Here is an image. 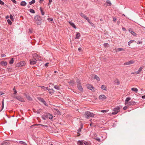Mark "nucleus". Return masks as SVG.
<instances>
[{"label":"nucleus","mask_w":145,"mask_h":145,"mask_svg":"<svg viewBox=\"0 0 145 145\" xmlns=\"http://www.w3.org/2000/svg\"><path fill=\"white\" fill-rule=\"evenodd\" d=\"M84 115L86 118L87 119H88L89 117H93L95 115L93 113L89 111L85 112L84 113Z\"/></svg>","instance_id":"nucleus-1"},{"label":"nucleus","mask_w":145,"mask_h":145,"mask_svg":"<svg viewBox=\"0 0 145 145\" xmlns=\"http://www.w3.org/2000/svg\"><path fill=\"white\" fill-rule=\"evenodd\" d=\"M121 107L120 106H118L117 107L114 108L113 109L114 112L112 113L113 115H115L116 114L120 111V109Z\"/></svg>","instance_id":"nucleus-2"},{"label":"nucleus","mask_w":145,"mask_h":145,"mask_svg":"<svg viewBox=\"0 0 145 145\" xmlns=\"http://www.w3.org/2000/svg\"><path fill=\"white\" fill-rule=\"evenodd\" d=\"M83 142L85 145H90V143L89 142L86 141L83 142V140H78L77 142V144L78 145H84L83 144Z\"/></svg>","instance_id":"nucleus-3"},{"label":"nucleus","mask_w":145,"mask_h":145,"mask_svg":"<svg viewBox=\"0 0 145 145\" xmlns=\"http://www.w3.org/2000/svg\"><path fill=\"white\" fill-rule=\"evenodd\" d=\"M77 87L81 91H82L83 90V89L82 86L81 85V84L79 81L78 80L77 81Z\"/></svg>","instance_id":"nucleus-4"},{"label":"nucleus","mask_w":145,"mask_h":145,"mask_svg":"<svg viewBox=\"0 0 145 145\" xmlns=\"http://www.w3.org/2000/svg\"><path fill=\"white\" fill-rule=\"evenodd\" d=\"M25 61H22L18 63L16 65V67H20L21 66H24L25 65Z\"/></svg>","instance_id":"nucleus-5"},{"label":"nucleus","mask_w":145,"mask_h":145,"mask_svg":"<svg viewBox=\"0 0 145 145\" xmlns=\"http://www.w3.org/2000/svg\"><path fill=\"white\" fill-rule=\"evenodd\" d=\"M80 15L82 17L84 18L89 23H90V20L83 13L81 12L80 14Z\"/></svg>","instance_id":"nucleus-6"},{"label":"nucleus","mask_w":145,"mask_h":145,"mask_svg":"<svg viewBox=\"0 0 145 145\" xmlns=\"http://www.w3.org/2000/svg\"><path fill=\"white\" fill-rule=\"evenodd\" d=\"M33 57H34V58H36L35 59H36L37 60H41V57H40L37 54H33Z\"/></svg>","instance_id":"nucleus-7"},{"label":"nucleus","mask_w":145,"mask_h":145,"mask_svg":"<svg viewBox=\"0 0 145 145\" xmlns=\"http://www.w3.org/2000/svg\"><path fill=\"white\" fill-rule=\"evenodd\" d=\"M37 60L35 58L31 59L30 60V63L31 65H34L36 63V61Z\"/></svg>","instance_id":"nucleus-8"},{"label":"nucleus","mask_w":145,"mask_h":145,"mask_svg":"<svg viewBox=\"0 0 145 145\" xmlns=\"http://www.w3.org/2000/svg\"><path fill=\"white\" fill-rule=\"evenodd\" d=\"M99 98L100 100L103 101L106 99V97L104 95H101L99 96Z\"/></svg>","instance_id":"nucleus-9"},{"label":"nucleus","mask_w":145,"mask_h":145,"mask_svg":"<svg viewBox=\"0 0 145 145\" xmlns=\"http://www.w3.org/2000/svg\"><path fill=\"white\" fill-rule=\"evenodd\" d=\"M38 99L39 101L45 105L47 106L46 102L43 99L41 98H38Z\"/></svg>","instance_id":"nucleus-10"},{"label":"nucleus","mask_w":145,"mask_h":145,"mask_svg":"<svg viewBox=\"0 0 145 145\" xmlns=\"http://www.w3.org/2000/svg\"><path fill=\"white\" fill-rule=\"evenodd\" d=\"M45 117L47 118H48L50 120L52 119L53 116L50 114L48 113L45 114Z\"/></svg>","instance_id":"nucleus-11"},{"label":"nucleus","mask_w":145,"mask_h":145,"mask_svg":"<svg viewBox=\"0 0 145 145\" xmlns=\"http://www.w3.org/2000/svg\"><path fill=\"white\" fill-rule=\"evenodd\" d=\"M16 98L18 100L21 101V102H24L25 101L24 99L22 97L19 96L18 97H16Z\"/></svg>","instance_id":"nucleus-12"},{"label":"nucleus","mask_w":145,"mask_h":145,"mask_svg":"<svg viewBox=\"0 0 145 145\" xmlns=\"http://www.w3.org/2000/svg\"><path fill=\"white\" fill-rule=\"evenodd\" d=\"M134 63V61L133 60L130 61H129L126 62L124 63V65H131Z\"/></svg>","instance_id":"nucleus-13"},{"label":"nucleus","mask_w":145,"mask_h":145,"mask_svg":"<svg viewBox=\"0 0 145 145\" xmlns=\"http://www.w3.org/2000/svg\"><path fill=\"white\" fill-rule=\"evenodd\" d=\"M87 87L88 89L91 90H93L94 89V88L93 86L91 85L88 84L87 85Z\"/></svg>","instance_id":"nucleus-14"},{"label":"nucleus","mask_w":145,"mask_h":145,"mask_svg":"<svg viewBox=\"0 0 145 145\" xmlns=\"http://www.w3.org/2000/svg\"><path fill=\"white\" fill-rule=\"evenodd\" d=\"M34 19L35 21L40 20H41L40 17L39 16H36L34 18Z\"/></svg>","instance_id":"nucleus-15"},{"label":"nucleus","mask_w":145,"mask_h":145,"mask_svg":"<svg viewBox=\"0 0 145 145\" xmlns=\"http://www.w3.org/2000/svg\"><path fill=\"white\" fill-rule=\"evenodd\" d=\"M129 31L131 33V34L134 36H136V34L134 32L132 31V29H129Z\"/></svg>","instance_id":"nucleus-16"},{"label":"nucleus","mask_w":145,"mask_h":145,"mask_svg":"<svg viewBox=\"0 0 145 145\" xmlns=\"http://www.w3.org/2000/svg\"><path fill=\"white\" fill-rule=\"evenodd\" d=\"M69 24H70V25L73 27L74 29H76V27L74 25V23L73 22H71V21L69 22Z\"/></svg>","instance_id":"nucleus-17"},{"label":"nucleus","mask_w":145,"mask_h":145,"mask_svg":"<svg viewBox=\"0 0 145 145\" xmlns=\"http://www.w3.org/2000/svg\"><path fill=\"white\" fill-rule=\"evenodd\" d=\"M10 143L8 142H4L0 144V145H9Z\"/></svg>","instance_id":"nucleus-18"},{"label":"nucleus","mask_w":145,"mask_h":145,"mask_svg":"<svg viewBox=\"0 0 145 145\" xmlns=\"http://www.w3.org/2000/svg\"><path fill=\"white\" fill-rule=\"evenodd\" d=\"M131 98L130 97H127L126 98L125 100V104L127 105L128 104V102L131 100Z\"/></svg>","instance_id":"nucleus-19"},{"label":"nucleus","mask_w":145,"mask_h":145,"mask_svg":"<svg viewBox=\"0 0 145 145\" xmlns=\"http://www.w3.org/2000/svg\"><path fill=\"white\" fill-rule=\"evenodd\" d=\"M129 105H135L136 102L135 101H131L129 103Z\"/></svg>","instance_id":"nucleus-20"},{"label":"nucleus","mask_w":145,"mask_h":145,"mask_svg":"<svg viewBox=\"0 0 145 145\" xmlns=\"http://www.w3.org/2000/svg\"><path fill=\"white\" fill-rule=\"evenodd\" d=\"M1 64L2 65L6 66L7 65V63L6 61H3L1 62Z\"/></svg>","instance_id":"nucleus-21"},{"label":"nucleus","mask_w":145,"mask_h":145,"mask_svg":"<svg viewBox=\"0 0 145 145\" xmlns=\"http://www.w3.org/2000/svg\"><path fill=\"white\" fill-rule=\"evenodd\" d=\"M80 36V34L79 33H78L76 34L75 39H79Z\"/></svg>","instance_id":"nucleus-22"},{"label":"nucleus","mask_w":145,"mask_h":145,"mask_svg":"<svg viewBox=\"0 0 145 145\" xmlns=\"http://www.w3.org/2000/svg\"><path fill=\"white\" fill-rule=\"evenodd\" d=\"M143 67H140L139 69L138 70V71L137 72V74H139L141 72V71H142V69H143Z\"/></svg>","instance_id":"nucleus-23"},{"label":"nucleus","mask_w":145,"mask_h":145,"mask_svg":"<svg viewBox=\"0 0 145 145\" xmlns=\"http://www.w3.org/2000/svg\"><path fill=\"white\" fill-rule=\"evenodd\" d=\"M20 5L22 6H25L26 5V3L25 1H22L21 2Z\"/></svg>","instance_id":"nucleus-24"},{"label":"nucleus","mask_w":145,"mask_h":145,"mask_svg":"<svg viewBox=\"0 0 145 145\" xmlns=\"http://www.w3.org/2000/svg\"><path fill=\"white\" fill-rule=\"evenodd\" d=\"M125 50L123 48H117L116 51L119 52L121 51H124Z\"/></svg>","instance_id":"nucleus-25"},{"label":"nucleus","mask_w":145,"mask_h":145,"mask_svg":"<svg viewBox=\"0 0 145 145\" xmlns=\"http://www.w3.org/2000/svg\"><path fill=\"white\" fill-rule=\"evenodd\" d=\"M131 90L133 91L137 92L138 91V89L137 88H131Z\"/></svg>","instance_id":"nucleus-26"},{"label":"nucleus","mask_w":145,"mask_h":145,"mask_svg":"<svg viewBox=\"0 0 145 145\" xmlns=\"http://www.w3.org/2000/svg\"><path fill=\"white\" fill-rule=\"evenodd\" d=\"M26 97L27 99L29 101H31L32 100V98L31 97H30L29 96L26 95Z\"/></svg>","instance_id":"nucleus-27"},{"label":"nucleus","mask_w":145,"mask_h":145,"mask_svg":"<svg viewBox=\"0 0 145 145\" xmlns=\"http://www.w3.org/2000/svg\"><path fill=\"white\" fill-rule=\"evenodd\" d=\"M94 78L96 79L97 81H99L100 80V79L99 76L96 75L95 76Z\"/></svg>","instance_id":"nucleus-28"},{"label":"nucleus","mask_w":145,"mask_h":145,"mask_svg":"<svg viewBox=\"0 0 145 145\" xmlns=\"http://www.w3.org/2000/svg\"><path fill=\"white\" fill-rule=\"evenodd\" d=\"M41 111H42V109H40L36 111H34V112H36V113H37V114H39L40 113V112H41Z\"/></svg>","instance_id":"nucleus-29"},{"label":"nucleus","mask_w":145,"mask_h":145,"mask_svg":"<svg viewBox=\"0 0 145 145\" xmlns=\"http://www.w3.org/2000/svg\"><path fill=\"white\" fill-rule=\"evenodd\" d=\"M41 20H39L38 21H35V22L36 24L38 25H40L41 23Z\"/></svg>","instance_id":"nucleus-30"},{"label":"nucleus","mask_w":145,"mask_h":145,"mask_svg":"<svg viewBox=\"0 0 145 145\" xmlns=\"http://www.w3.org/2000/svg\"><path fill=\"white\" fill-rule=\"evenodd\" d=\"M106 3H107L108 6H110L112 5L110 1L109 0H107L106 1Z\"/></svg>","instance_id":"nucleus-31"},{"label":"nucleus","mask_w":145,"mask_h":145,"mask_svg":"<svg viewBox=\"0 0 145 145\" xmlns=\"http://www.w3.org/2000/svg\"><path fill=\"white\" fill-rule=\"evenodd\" d=\"M101 89L104 90H106V87L105 86L102 85L101 86Z\"/></svg>","instance_id":"nucleus-32"},{"label":"nucleus","mask_w":145,"mask_h":145,"mask_svg":"<svg viewBox=\"0 0 145 145\" xmlns=\"http://www.w3.org/2000/svg\"><path fill=\"white\" fill-rule=\"evenodd\" d=\"M19 142L21 144L24 145H27L25 142H23V141H19Z\"/></svg>","instance_id":"nucleus-33"},{"label":"nucleus","mask_w":145,"mask_h":145,"mask_svg":"<svg viewBox=\"0 0 145 145\" xmlns=\"http://www.w3.org/2000/svg\"><path fill=\"white\" fill-rule=\"evenodd\" d=\"M74 83V82L72 81H71L69 82V84L70 85L73 86Z\"/></svg>","instance_id":"nucleus-34"},{"label":"nucleus","mask_w":145,"mask_h":145,"mask_svg":"<svg viewBox=\"0 0 145 145\" xmlns=\"http://www.w3.org/2000/svg\"><path fill=\"white\" fill-rule=\"evenodd\" d=\"M115 83H116L117 85H119L120 84V82L118 80L116 79L114 81Z\"/></svg>","instance_id":"nucleus-35"},{"label":"nucleus","mask_w":145,"mask_h":145,"mask_svg":"<svg viewBox=\"0 0 145 145\" xmlns=\"http://www.w3.org/2000/svg\"><path fill=\"white\" fill-rule=\"evenodd\" d=\"M35 0H32V1L29 2V4L30 5H31L32 4H34L35 3Z\"/></svg>","instance_id":"nucleus-36"},{"label":"nucleus","mask_w":145,"mask_h":145,"mask_svg":"<svg viewBox=\"0 0 145 145\" xmlns=\"http://www.w3.org/2000/svg\"><path fill=\"white\" fill-rule=\"evenodd\" d=\"M48 90L50 91L49 93L50 94H51L52 93H53L54 92V91L52 89H49Z\"/></svg>","instance_id":"nucleus-37"},{"label":"nucleus","mask_w":145,"mask_h":145,"mask_svg":"<svg viewBox=\"0 0 145 145\" xmlns=\"http://www.w3.org/2000/svg\"><path fill=\"white\" fill-rule=\"evenodd\" d=\"M14 62L13 59L12 58L11 59L10 61L9 62V63L10 64H13Z\"/></svg>","instance_id":"nucleus-38"},{"label":"nucleus","mask_w":145,"mask_h":145,"mask_svg":"<svg viewBox=\"0 0 145 145\" xmlns=\"http://www.w3.org/2000/svg\"><path fill=\"white\" fill-rule=\"evenodd\" d=\"M29 11L31 13H35V11L33 9H30L29 10Z\"/></svg>","instance_id":"nucleus-39"},{"label":"nucleus","mask_w":145,"mask_h":145,"mask_svg":"<svg viewBox=\"0 0 145 145\" xmlns=\"http://www.w3.org/2000/svg\"><path fill=\"white\" fill-rule=\"evenodd\" d=\"M54 88L57 89H59V86L57 85H55L54 86Z\"/></svg>","instance_id":"nucleus-40"},{"label":"nucleus","mask_w":145,"mask_h":145,"mask_svg":"<svg viewBox=\"0 0 145 145\" xmlns=\"http://www.w3.org/2000/svg\"><path fill=\"white\" fill-rule=\"evenodd\" d=\"M8 23L10 25H11L12 24V22L11 20L9 19H8L7 20Z\"/></svg>","instance_id":"nucleus-41"},{"label":"nucleus","mask_w":145,"mask_h":145,"mask_svg":"<svg viewBox=\"0 0 145 145\" xmlns=\"http://www.w3.org/2000/svg\"><path fill=\"white\" fill-rule=\"evenodd\" d=\"M10 19L12 20L13 21L14 20V18L12 15L11 14H10Z\"/></svg>","instance_id":"nucleus-42"},{"label":"nucleus","mask_w":145,"mask_h":145,"mask_svg":"<svg viewBox=\"0 0 145 145\" xmlns=\"http://www.w3.org/2000/svg\"><path fill=\"white\" fill-rule=\"evenodd\" d=\"M42 118L43 120H46V117H45V115H43L42 116Z\"/></svg>","instance_id":"nucleus-43"},{"label":"nucleus","mask_w":145,"mask_h":145,"mask_svg":"<svg viewBox=\"0 0 145 145\" xmlns=\"http://www.w3.org/2000/svg\"><path fill=\"white\" fill-rule=\"evenodd\" d=\"M48 20L51 22H53V20L52 18H48Z\"/></svg>","instance_id":"nucleus-44"},{"label":"nucleus","mask_w":145,"mask_h":145,"mask_svg":"<svg viewBox=\"0 0 145 145\" xmlns=\"http://www.w3.org/2000/svg\"><path fill=\"white\" fill-rule=\"evenodd\" d=\"M35 125V126H39V125H41L43 127V126H46V125H42V124H35V125Z\"/></svg>","instance_id":"nucleus-45"},{"label":"nucleus","mask_w":145,"mask_h":145,"mask_svg":"<svg viewBox=\"0 0 145 145\" xmlns=\"http://www.w3.org/2000/svg\"><path fill=\"white\" fill-rule=\"evenodd\" d=\"M108 111V110H101V112H103V113L106 112Z\"/></svg>","instance_id":"nucleus-46"},{"label":"nucleus","mask_w":145,"mask_h":145,"mask_svg":"<svg viewBox=\"0 0 145 145\" xmlns=\"http://www.w3.org/2000/svg\"><path fill=\"white\" fill-rule=\"evenodd\" d=\"M95 139L99 142L100 141V139L99 138L97 137L95 138Z\"/></svg>","instance_id":"nucleus-47"},{"label":"nucleus","mask_w":145,"mask_h":145,"mask_svg":"<svg viewBox=\"0 0 145 145\" xmlns=\"http://www.w3.org/2000/svg\"><path fill=\"white\" fill-rule=\"evenodd\" d=\"M133 41H134V40H132L130 41L129 42H128V45L130 46V44L131 43H132L133 42Z\"/></svg>","instance_id":"nucleus-48"},{"label":"nucleus","mask_w":145,"mask_h":145,"mask_svg":"<svg viewBox=\"0 0 145 145\" xmlns=\"http://www.w3.org/2000/svg\"><path fill=\"white\" fill-rule=\"evenodd\" d=\"M40 10L41 11V14H42V15H44V12H43L42 9H41V8L40 7Z\"/></svg>","instance_id":"nucleus-49"},{"label":"nucleus","mask_w":145,"mask_h":145,"mask_svg":"<svg viewBox=\"0 0 145 145\" xmlns=\"http://www.w3.org/2000/svg\"><path fill=\"white\" fill-rule=\"evenodd\" d=\"M108 46V44L107 43H105L104 44V46L105 47Z\"/></svg>","instance_id":"nucleus-50"},{"label":"nucleus","mask_w":145,"mask_h":145,"mask_svg":"<svg viewBox=\"0 0 145 145\" xmlns=\"http://www.w3.org/2000/svg\"><path fill=\"white\" fill-rule=\"evenodd\" d=\"M0 4L1 5H3L4 4V3L2 1L0 0Z\"/></svg>","instance_id":"nucleus-51"},{"label":"nucleus","mask_w":145,"mask_h":145,"mask_svg":"<svg viewBox=\"0 0 145 145\" xmlns=\"http://www.w3.org/2000/svg\"><path fill=\"white\" fill-rule=\"evenodd\" d=\"M127 108H128V106H124L123 108V109L124 110H126V109H127Z\"/></svg>","instance_id":"nucleus-52"},{"label":"nucleus","mask_w":145,"mask_h":145,"mask_svg":"<svg viewBox=\"0 0 145 145\" xmlns=\"http://www.w3.org/2000/svg\"><path fill=\"white\" fill-rule=\"evenodd\" d=\"M3 107H4V104H3V103H2V108H1V109L0 110V112L1 111H2V110H3Z\"/></svg>","instance_id":"nucleus-53"},{"label":"nucleus","mask_w":145,"mask_h":145,"mask_svg":"<svg viewBox=\"0 0 145 145\" xmlns=\"http://www.w3.org/2000/svg\"><path fill=\"white\" fill-rule=\"evenodd\" d=\"M142 42H140V41H138L137 42V44H142Z\"/></svg>","instance_id":"nucleus-54"},{"label":"nucleus","mask_w":145,"mask_h":145,"mask_svg":"<svg viewBox=\"0 0 145 145\" xmlns=\"http://www.w3.org/2000/svg\"><path fill=\"white\" fill-rule=\"evenodd\" d=\"M11 1L14 3H16V1L15 0H11Z\"/></svg>","instance_id":"nucleus-55"},{"label":"nucleus","mask_w":145,"mask_h":145,"mask_svg":"<svg viewBox=\"0 0 145 145\" xmlns=\"http://www.w3.org/2000/svg\"><path fill=\"white\" fill-rule=\"evenodd\" d=\"M113 20L114 21V22H115L116 20V18H113Z\"/></svg>","instance_id":"nucleus-56"},{"label":"nucleus","mask_w":145,"mask_h":145,"mask_svg":"<svg viewBox=\"0 0 145 145\" xmlns=\"http://www.w3.org/2000/svg\"><path fill=\"white\" fill-rule=\"evenodd\" d=\"M52 0H49V2L48 3V5H50L51 3L52 2Z\"/></svg>","instance_id":"nucleus-57"},{"label":"nucleus","mask_w":145,"mask_h":145,"mask_svg":"<svg viewBox=\"0 0 145 145\" xmlns=\"http://www.w3.org/2000/svg\"><path fill=\"white\" fill-rule=\"evenodd\" d=\"M1 57H4V56H6V55L5 54H2L1 55Z\"/></svg>","instance_id":"nucleus-58"},{"label":"nucleus","mask_w":145,"mask_h":145,"mask_svg":"<svg viewBox=\"0 0 145 145\" xmlns=\"http://www.w3.org/2000/svg\"><path fill=\"white\" fill-rule=\"evenodd\" d=\"M81 131V128H80L78 130V132H80Z\"/></svg>","instance_id":"nucleus-59"},{"label":"nucleus","mask_w":145,"mask_h":145,"mask_svg":"<svg viewBox=\"0 0 145 145\" xmlns=\"http://www.w3.org/2000/svg\"><path fill=\"white\" fill-rule=\"evenodd\" d=\"M78 50L79 52H80L82 50V48H79Z\"/></svg>","instance_id":"nucleus-60"},{"label":"nucleus","mask_w":145,"mask_h":145,"mask_svg":"<svg viewBox=\"0 0 145 145\" xmlns=\"http://www.w3.org/2000/svg\"><path fill=\"white\" fill-rule=\"evenodd\" d=\"M132 74H137V72H132L131 73Z\"/></svg>","instance_id":"nucleus-61"},{"label":"nucleus","mask_w":145,"mask_h":145,"mask_svg":"<svg viewBox=\"0 0 145 145\" xmlns=\"http://www.w3.org/2000/svg\"><path fill=\"white\" fill-rule=\"evenodd\" d=\"M16 93H17L16 91V90H15V91H14V94L15 95L16 94Z\"/></svg>","instance_id":"nucleus-62"},{"label":"nucleus","mask_w":145,"mask_h":145,"mask_svg":"<svg viewBox=\"0 0 145 145\" xmlns=\"http://www.w3.org/2000/svg\"><path fill=\"white\" fill-rule=\"evenodd\" d=\"M90 23V24H91V25L92 26H93L94 25V24L93 23H92L91 22H90V23Z\"/></svg>","instance_id":"nucleus-63"},{"label":"nucleus","mask_w":145,"mask_h":145,"mask_svg":"<svg viewBox=\"0 0 145 145\" xmlns=\"http://www.w3.org/2000/svg\"><path fill=\"white\" fill-rule=\"evenodd\" d=\"M40 87L41 88V89H45V87L44 86H40Z\"/></svg>","instance_id":"nucleus-64"}]
</instances>
